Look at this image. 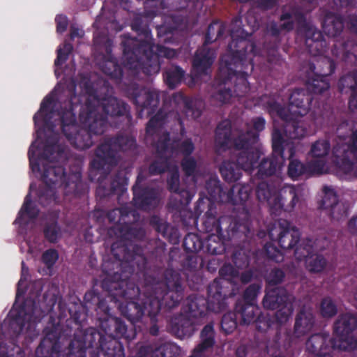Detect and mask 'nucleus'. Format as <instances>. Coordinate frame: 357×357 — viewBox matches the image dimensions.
Segmentation results:
<instances>
[{"label":"nucleus","instance_id":"f257e3e1","mask_svg":"<svg viewBox=\"0 0 357 357\" xmlns=\"http://www.w3.org/2000/svg\"><path fill=\"white\" fill-rule=\"evenodd\" d=\"M52 105V100L46 98L34 117L36 125L39 128L38 138L29 153L33 171L40 172V165H42L44 182L50 186H60L63 183L64 170L62 167L53 164V160L59 158L61 150L56 144L57 135L53 132V125L50 122L54 114Z\"/></svg>","mask_w":357,"mask_h":357},{"label":"nucleus","instance_id":"f03ea898","mask_svg":"<svg viewBox=\"0 0 357 357\" xmlns=\"http://www.w3.org/2000/svg\"><path fill=\"white\" fill-rule=\"evenodd\" d=\"M82 84L86 93L89 94L86 103L79 114L80 122L84 128L80 129L74 123L64 122L62 128L66 138L79 149L89 148L92 144L91 133H102L106 114L119 116L125 111L124 105L114 97L105 100L100 105L91 84L84 81Z\"/></svg>","mask_w":357,"mask_h":357},{"label":"nucleus","instance_id":"7ed1b4c3","mask_svg":"<svg viewBox=\"0 0 357 357\" xmlns=\"http://www.w3.org/2000/svg\"><path fill=\"white\" fill-rule=\"evenodd\" d=\"M250 34L248 31L240 28L239 20L236 19L232 22L231 29L232 41L229 44L228 50L231 54V61L234 63L235 68L234 69L231 67L232 63L228 62L226 59H222L219 76L223 79V83H218L214 85L211 92L212 100L217 105L227 103L230 100L231 92L229 88L226 86V82L231 79L237 73H243L242 72V66L243 65L242 62L248 60L251 68H252V59L249 56L253 52L255 45L252 42L246 40Z\"/></svg>","mask_w":357,"mask_h":357},{"label":"nucleus","instance_id":"20e7f679","mask_svg":"<svg viewBox=\"0 0 357 357\" xmlns=\"http://www.w3.org/2000/svg\"><path fill=\"white\" fill-rule=\"evenodd\" d=\"M347 126L337 129V141L333 148L334 162L340 172L357 175V130L348 137L343 135Z\"/></svg>","mask_w":357,"mask_h":357},{"label":"nucleus","instance_id":"39448f33","mask_svg":"<svg viewBox=\"0 0 357 357\" xmlns=\"http://www.w3.org/2000/svg\"><path fill=\"white\" fill-rule=\"evenodd\" d=\"M312 100L311 94L305 89H296L289 96V107H282L274 100L267 102V109L272 116H278L282 119H291L294 116L306 115Z\"/></svg>","mask_w":357,"mask_h":357},{"label":"nucleus","instance_id":"423d86ee","mask_svg":"<svg viewBox=\"0 0 357 357\" xmlns=\"http://www.w3.org/2000/svg\"><path fill=\"white\" fill-rule=\"evenodd\" d=\"M135 141L131 137H120L114 140H109L102 144L96 150V158L91 162L92 167L97 170H104L107 172L110 167L116 165L117 148L122 151L134 149Z\"/></svg>","mask_w":357,"mask_h":357},{"label":"nucleus","instance_id":"0eeeda50","mask_svg":"<svg viewBox=\"0 0 357 357\" xmlns=\"http://www.w3.org/2000/svg\"><path fill=\"white\" fill-rule=\"evenodd\" d=\"M162 118L163 116L158 113L149 121L146 127V139L155 146L161 158H167L172 153V149L168 144V134L162 128Z\"/></svg>","mask_w":357,"mask_h":357},{"label":"nucleus","instance_id":"6e6552de","mask_svg":"<svg viewBox=\"0 0 357 357\" xmlns=\"http://www.w3.org/2000/svg\"><path fill=\"white\" fill-rule=\"evenodd\" d=\"M124 62L125 65L130 69H137L144 62V57L148 59L151 52V46L148 43L137 44L133 38L125 40Z\"/></svg>","mask_w":357,"mask_h":357},{"label":"nucleus","instance_id":"1a4fd4ad","mask_svg":"<svg viewBox=\"0 0 357 357\" xmlns=\"http://www.w3.org/2000/svg\"><path fill=\"white\" fill-rule=\"evenodd\" d=\"M269 236L272 239L277 238L280 245L284 249L292 248L300 238L298 230L290 227L288 222L280 220L270 231Z\"/></svg>","mask_w":357,"mask_h":357},{"label":"nucleus","instance_id":"9d476101","mask_svg":"<svg viewBox=\"0 0 357 357\" xmlns=\"http://www.w3.org/2000/svg\"><path fill=\"white\" fill-rule=\"evenodd\" d=\"M244 134L238 130L234 131L232 137L231 138V123L229 121H222L217 127L215 132V149L218 153H221L234 145L235 141L243 142L244 141Z\"/></svg>","mask_w":357,"mask_h":357},{"label":"nucleus","instance_id":"9b49d317","mask_svg":"<svg viewBox=\"0 0 357 357\" xmlns=\"http://www.w3.org/2000/svg\"><path fill=\"white\" fill-rule=\"evenodd\" d=\"M100 335L93 328L76 333L69 345L70 351L68 357H82L83 350L92 347L96 339L100 340Z\"/></svg>","mask_w":357,"mask_h":357},{"label":"nucleus","instance_id":"f8f14e48","mask_svg":"<svg viewBox=\"0 0 357 357\" xmlns=\"http://www.w3.org/2000/svg\"><path fill=\"white\" fill-rule=\"evenodd\" d=\"M181 349L172 342H164L154 346H143L138 351L139 357H176Z\"/></svg>","mask_w":357,"mask_h":357},{"label":"nucleus","instance_id":"ddd939ff","mask_svg":"<svg viewBox=\"0 0 357 357\" xmlns=\"http://www.w3.org/2000/svg\"><path fill=\"white\" fill-rule=\"evenodd\" d=\"M135 104L143 109H146L149 114H152L159 105L158 92L151 88H137L133 92Z\"/></svg>","mask_w":357,"mask_h":357},{"label":"nucleus","instance_id":"4468645a","mask_svg":"<svg viewBox=\"0 0 357 357\" xmlns=\"http://www.w3.org/2000/svg\"><path fill=\"white\" fill-rule=\"evenodd\" d=\"M301 192L293 185L283 187L278 195L274 197L273 208L276 210L283 208L284 211H291L300 200Z\"/></svg>","mask_w":357,"mask_h":357},{"label":"nucleus","instance_id":"2eb2a0df","mask_svg":"<svg viewBox=\"0 0 357 357\" xmlns=\"http://www.w3.org/2000/svg\"><path fill=\"white\" fill-rule=\"evenodd\" d=\"M215 58V51L209 49L206 44L199 49L193 59V68L196 76L206 75Z\"/></svg>","mask_w":357,"mask_h":357},{"label":"nucleus","instance_id":"dca6fc26","mask_svg":"<svg viewBox=\"0 0 357 357\" xmlns=\"http://www.w3.org/2000/svg\"><path fill=\"white\" fill-rule=\"evenodd\" d=\"M315 323V317L312 308L304 305L298 312L295 325L294 334L296 337H301L309 333Z\"/></svg>","mask_w":357,"mask_h":357},{"label":"nucleus","instance_id":"f3484780","mask_svg":"<svg viewBox=\"0 0 357 357\" xmlns=\"http://www.w3.org/2000/svg\"><path fill=\"white\" fill-rule=\"evenodd\" d=\"M252 144L245 140L243 142L236 140L234 143V146L236 149H244L239 153L237 162L241 169L245 171L251 170L259 159L258 151L254 148L250 147Z\"/></svg>","mask_w":357,"mask_h":357},{"label":"nucleus","instance_id":"a211bd4d","mask_svg":"<svg viewBox=\"0 0 357 357\" xmlns=\"http://www.w3.org/2000/svg\"><path fill=\"white\" fill-rule=\"evenodd\" d=\"M331 341L328 335L317 333L311 335L307 340L305 347L307 352L315 354L317 356L331 354Z\"/></svg>","mask_w":357,"mask_h":357},{"label":"nucleus","instance_id":"6ab92c4d","mask_svg":"<svg viewBox=\"0 0 357 357\" xmlns=\"http://www.w3.org/2000/svg\"><path fill=\"white\" fill-rule=\"evenodd\" d=\"M305 45L308 52L312 56L321 54L325 47L326 43L323 40L321 33L314 26H307L305 31Z\"/></svg>","mask_w":357,"mask_h":357},{"label":"nucleus","instance_id":"aec40b11","mask_svg":"<svg viewBox=\"0 0 357 357\" xmlns=\"http://www.w3.org/2000/svg\"><path fill=\"white\" fill-rule=\"evenodd\" d=\"M294 296L282 287H268L263 300V305L268 310H275L286 303L287 297Z\"/></svg>","mask_w":357,"mask_h":357},{"label":"nucleus","instance_id":"412c9836","mask_svg":"<svg viewBox=\"0 0 357 357\" xmlns=\"http://www.w3.org/2000/svg\"><path fill=\"white\" fill-rule=\"evenodd\" d=\"M193 321L185 314L173 317L171 320L172 331L178 338L189 337L193 332Z\"/></svg>","mask_w":357,"mask_h":357},{"label":"nucleus","instance_id":"4be33fe9","mask_svg":"<svg viewBox=\"0 0 357 357\" xmlns=\"http://www.w3.org/2000/svg\"><path fill=\"white\" fill-rule=\"evenodd\" d=\"M100 349L106 357H124L121 344L111 336L100 338Z\"/></svg>","mask_w":357,"mask_h":357},{"label":"nucleus","instance_id":"5701e85b","mask_svg":"<svg viewBox=\"0 0 357 357\" xmlns=\"http://www.w3.org/2000/svg\"><path fill=\"white\" fill-rule=\"evenodd\" d=\"M357 326V316L349 313L340 315L335 323V335L350 334Z\"/></svg>","mask_w":357,"mask_h":357},{"label":"nucleus","instance_id":"b1692460","mask_svg":"<svg viewBox=\"0 0 357 357\" xmlns=\"http://www.w3.org/2000/svg\"><path fill=\"white\" fill-rule=\"evenodd\" d=\"M158 191L155 189H146L142 194L135 195V204L137 207L144 210H149L158 204Z\"/></svg>","mask_w":357,"mask_h":357},{"label":"nucleus","instance_id":"393cba45","mask_svg":"<svg viewBox=\"0 0 357 357\" xmlns=\"http://www.w3.org/2000/svg\"><path fill=\"white\" fill-rule=\"evenodd\" d=\"M282 155H273L263 160L259 167V173L262 176H271L275 174L283 165Z\"/></svg>","mask_w":357,"mask_h":357},{"label":"nucleus","instance_id":"a878e982","mask_svg":"<svg viewBox=\"0 0 357 357\" xmlns=\"http://www.w3.org/2000/svg\"><path fill=\"white\" fill-rule=\"evenodd\" d=\"M201 342L194 350L204 356V352L211 348L215 343L214 330L212 324H209L204 327L201 332Z\"/></svg>","mask_w":357,"mask_h":357},{"label":"nucleus","instance_id":"bb28decb","mask_svg":"<svg viewBox=\"0 0 357 357\" xmlns=\"http://www.w3.org/2000/svg\"><path fill=\"white\" fill-rule=\"evenodd\" d=\"M301 116H294L291 119H284L287 123L285 126V132L290 138L300 139L303 137L307 132L306 127L302 121L298 120Z\"/></svg>","mask_w":357,"mask_h":357},{"label":"nucleus","instance_id":"cd10ccee","mask_svg":"<svg viewBox=\"0 0 357 357\" xmlns=\"http://www.w3.org/2000/svg\"><path fill=\"white\" fill-rule=\"evenodd\" d=\"M120 308L122 314L131 322L139 321L144 314V305L135 302L121 305Z\"/></svg>","mask_w":357,"mask_h":357},{"label":"nucleus","instance_id":"c85d7f7f","mask_svg":"<svg viewBox=\"0 0 357 357\" xmlns=\"http://www.w3.org/2000/svg\"><path fill=\"white\" fill-rule=\"evenodd\" d=\"M206 301L203 298H195L188 300L185 314L191 319L202 317L205 312Z\"/></svg>","mask_w":357,"mask_h":357},{"label":"nucleus","instance_id":"c756f323","mask_svg":"<svg viewBox=\"0 0 357 357\" xmlns=\"http://www.w3.org/2000/svg\"><path fill=\"white\" fill-rule=\"evenodd\" d=\"M344 24L342 19L337 15H327L324 24L325 33L332 37L339 35L343 30Z\"/></svg>","mask_w":357,"mask_h":357},{"label":"nucleus","instance_id":"7c9ffc66","mask_svg":"<svg viewBox=\"0 0 357 357\" xmlns=\"http://www.w3.org/2000/svg\"><path fill=\"white\" fill-rule=\"evenodd\" d=\"M333 53L336 56L342 57L344 60L357 56V43L354 41H347L344 43L335 44L333 49Z\"/></svg>","mask_w":357,"mask_h":357},{"label":"nucleus","instance_id":"2f4dec72","mask_svg":"<svg viewBox=\"0 0 357 357\" xmlns=\"http://www.w3.org/2000/svg\"><path fill=\"white\" fill-rule=\"evenodd\" d=\"M166 287L171 291L176 294L175 303H177L181 299V294L183 291L181 277L179 274L173 271H167L165 274Z\"/></svg>","mask_w":357,"mask_h":357},{"label":"nucleus","instance_id":"473e14b6","mask_svg":"<svg viewBox=\"0 0 357 357\" xmlns=\"http://www.w3.org/2000/svg\"><path fill=\"white\" fill-rule=\"evenodd\" d=\"M331 348L342 351H356L357 341L350 334L336 335L331 342Z\"/></svg>","mask_w":357,"mask_h":357},{"label":"nucleus","instance_id":"72a5a7b5","mask_svg":"<svg viewBox=\"0 0 357 357\" xmlns=\"http://www.w3.org/2000/svg\"><path fill=\"white\" fill-rule=\"evenodd\" d=\"M305 268L311 273H322L327 266V260L321 255L314 254L305 259Z\"/></svg>","mask_w":357,"mask_h":357},{"label":"nucleus","instance_id":"f704fd0d","mask_svg":"<svg viewBox=\"0 0 357 357\" xmlns=\"http://www.w3.org/2000/svg\"><path fill=\"white\" fill-rule=\"evenodd\" d=\"M225 294L220 290L219 282L215 280L208 287V305L213 310H219Z\"/></svg>","mask_w":357,"mask_h":357},{"label":"nucleus","instance_id":"c9c22d12","mask_svg":"<svg viewBox=\"0 0 357 357\" xmlns=\"http://www.w3.org/2000/svg\"><path fill=\"white\" fill-rule=\"evenodd\" d=\"M236 311L241 314V319L240 324L249 325L255 321L256 314L258 310L254 305L237 304Z\"/></svg>","mask_w":357,"mask_h":357},{"label":"nucleus","instance_id":"e433bc0d","mask_svg":"<svg viewBox=\"0 0 357 357\" xmlns=\"http://www.w3.org/2000/svg\"><path fill=\"white\" fill-rule=\"evenodd\" d=\"M296 301L294 296L287 297L286 303L279 306L275 312V319L280 324L287 322L294 311V304Z\"/></svg>","mask_w":357,"mask_h":357},{"label":"nucleus","instance_id":"4c0bfd02","mask_svg":"<svg viewBox=\"0 0 357 357\" xmlns=\"http://www.w3.org/2000/svg\"><path fill=\"white\" fill-rule=\"evenodd\" d=\"M220 171L223 178L229 182L236 181L241 176L238 164L230 161H225L220 166Z\"/></svg>","mask_w":357,"mask_h":357},{"label":"nucleus","instance_id":"58836bf2","mask_svg":"<svg viewBox=\"0 0 357 357\" xmlns=\"http://www.w3.org/2000/svg\"><path fill=\"white\" fill-rule=\"evenodd\" d=\"M338 88L341 93L357 94V74L351 73L341 77Z\"/></svg>","mask_w":357,"mask_h":357},{"label":"nucleus","instance_id":"ea45409f","mask_svg":"<svg viewBox=\"0 0 357 357\" xmlns=\"http://www.w3.org/2000/svg\"><path fill=\"white\" fill-rule=\"evenodd\" d=\"M275 193L274 188L266 182H260L257 187L256 194L257 199L260 202H267L271 207H273L274 204Z\"/></svg>","mask_w":357,"mask_h":357},{"label":"nucleus","instance_id":"a19ab883","mask_svg":"<svg viewBox=\"0 0 357 357\" xmlns=\"http://www.w3.org/2000/svg\"><path fill=\"white\" fill-rule=\"evenodd\" d=\"M225 25L220 22H214L209 25L204 44L211 43L218 39L225 32Z\"/></svg>","mask_w":357,"mask_h":357},{"label":"nucleus","instance_id":"79ce46f5","mask_svg":"<svg viewBox=\"0 0 357 357\" xmlns=\"http://www.w3.org/2000/svg\"><path fill=\"white\" fill-rule=\"evenodd\" d=\"M264 120L261 118H257L253 121V130H247L244 134L243 139L250 144H254L258 137L257 132L261 131L264 128Z\"/></svg>","mask_w":357,"mask_h":357},{"label":"nucleus","instance_id":"37998d69","mask_svg":"<svg viewBox=\"0 0 357 357\" xmlns=\"http://www.w3.org/2000/svg\"><path fill=\"white\" fill-rule=\"evenodd\" d=\"M234 193L235 191L237 192V195L234 196L233 204H241L246 202L251 192V188L246 185L237 184L233 186Z\"/></svg>","mask_w":357,"mask_h":357},{"label":"nucleus","instance_id":"c03bdc74","mask_svg":"<svg viewBox=\"0 0 357 357\" xmlns=\"http://www.w3.org/2000/svg\"><path fill=\"white\" fill-rule=\"evenodd\" d=\"M320 312L324 317H332L337 313V307L333 300L326 297L322 299L320 304Z\"/></svg>","mask_w":357,"mask_h":357},{"label":"nucleus","instance_id":"a18cd8bd","mask_svg":"<svg viewBox=\"0 0 357 357\" xmlns=\"http://www.w3.org/2000/svg\"><path fill=\"white\" fill-rule=\"evenodd\" d=\"M237 327L236 317L234 312L225 314L221 321V328L225 333H232Z\"/></svg>","mask_w":357,"mask_h":357},{"label":"nucleus","instance_id":"49530a36","mask_svg":"<svg viewBox=\"0 0 357 357\" xmlns=\"http://www.w3.org/2000/svg\"><path fill=\"white\" fill-rule=\"evenodd\" d=\"M326 211L333 220L338 221L346 218L347 207L343 203L338 202L327 208Z\"/></svg>","mask_w":357,"mask_h":357},{"label":"nucleus","instance_id":"de8ad7c7","mask_svg":"<svg viewBox=\"0 0 357 357\" xmlns=\"http://www.w3.org/2000/svg\"><path fill=\"white\" fill-rule=\"evenodd\" d=\"M330 146L326 140H319L312 144L310 153L314 158H323L329 151Z\"/></svg>","mask_w":357,"mask_h":357},{"label":"nucleus","instance_id":"09e8293b","mask_svg":"<svg viewBox=\"0 0 357 357\" xmlns=\"http://www.w3.org/2000/svg\"><path fill=\"white\" fill-rule=\"evenodd\" d=\"M183 246L188 252H196L202 248V243L197 235L189 234L183 240Z\"/></svg>","mask_w":357,"mask_h":357},{"label":"nucleus","instance_id":"8fccbe9b","mask_svg":"<svg viewBox=\"0 0 357 357\" xmlns=\"http://www.w3.org/2000/svg\"><path fill=\"white\" fill-rule=\"evenodd\" d=\"M38 215V210L33 206L31 202L29 196L26 197V201L23 205V207L20 211V222H26V216L33 218Z\"/></svg>","mask_w":357,"mask_h":357},{"label":"nucleus","instance_id":"3c124183","mask_svg":"<svg viewBox=\"0 0 357 357\" xmlns=\"http://www.w3.org/2000/svg\"><path fill=\"white\" fill-rule=\"evenodd\" d=\"M324 196L321 200V207L324 209L326 210L339 202L333 189L328 187H324Z\"/></svg>","mask_w":357,"mask_h":357},{"label":"nucleus","instance_id":"603ef678","mask_svg":"<svg viewBox=\"0 0 357 357\" xmlns=\"http://www.w3.org/2000/svg\"><path fill=\"white\" fill-rule=\"evenodd\" d=\"M331 63L328 59H323L317 61L316 66L311 67L314 73L317 75L325 77L330 75L332 72Z\"/></svg>","mask_w":357,"mask_h":357},{"label":"nucleus","instance_id":"864d4df0","mask_svg":"<svg viewBox=\"0 0 357 357\" xmlns=\"http://www.w3.org/2000/svg\"><path fill=\"white\" fill-rule=\"evenodd\" d=\"M296 15L294 12H286L283 11V13L280 16V29L282 31H289L294 29V20Z\"/></svg>","mask_w":357,"mask_h":357},{"label":"nucleus","instance_id":"5fc2aeb1","mask_svg":"<svg viewBox=\"0 0 357 357\" xmlns=\"http://www.w3.org/2000/svg\"><path fill=\"white\" fill-rule=\"evenodd\" d=\"M220 275L226 280L235 283L238 278V271L231 264H225L219 271Z\"/></svg>","mask_w":357,"mask_h":357},{"label":"nucleus","instance_id":"6e6d98bb","mask_svg":"<svg viewBox=\"0 0 357 357\" xmlns=\"http://www.w3.org/2000/svg\"><path fill=\"white\" fill-rule=\"evenodd\" d=\"M203 107L204 104L202 101L196 100L195 102L190 103V105H187L185 109L186 116L196 119L201 116Z\"/></svg>","mask_w":357,"mask_h":357},{"label":"nucleus","instance_id":"4d7b16f0","mask_svg":"<svg viewBox=\"0 0 357 357\" xmlns=\"http://www.w3.org/2000/svg\"><path fill=\"white\" fill-rule=\"evenodd\" d=\"M260 289V285L257 284H252L247 287L243 294L244 300L247 304L254 305V302L258 296Z\"/></svg>","mask_w":357,"mask_h":357},{"label":"nucleus","instance_id":"13d9d810","mask_svg":"<svg viewBox=\"0 0 357 357\" xmlns=\"http://www.w3.org/2000/svg\"><path fill=\"white\" fill-rule=\"evenodd\" d=\"M45 238L51 243H54L61 236L60 229L55 222H52L46 226L44 230Z\"/></svg>","mask_w":357,"mask_h":357},{"label":"nucleus","instance_id":"bf43d9fd","mask_svg":"<svg viewBox=\"0 0 357 357\" xmlns=\"http://www.w3.org/2000/svg\"><path fill=\"white\" fill-rule=\"evenodd\" d=\"M284 277V272L278 268H274L266 276V282L269 287L280 284L282 282Z\"/></svg>","mask_w":357,"mask_h":357},{"label":"nucleus","instance_id":"052dcab7","mask_svg":"<svg viewBox=\"0 0 357 357\" xmlns=\"http://www.w3.org/2000/svg\"><path fill=\"white\" fill-rule=\"evenodd\" d=\"M184 73L181 69L175 68L171 71L167 73V80L171 87H174L175 85L179 83L183 77Z\"/></svg>","mask_w":357,"mask_h":357},{"label":"nucleus","instance_id":"680f3d73","mask_svg":"<svg viewBox=\"0 0 357 357\" xmlns=\"http://www.w3.org/2000/svg\"><path fill=\"white\" fill-rule=\"evenodd\" d=\"M273 148L274 151L278 152V155H282V145L284 142V138L282 132L277 128H275L272 135Z\"/></svg>","mask_w":357,"mask_h":357},{"label":"nucleus","instance_id":"e2e57ef3","mask_svg":"<svg viewBox=\"0 0 357 357\" xmlns=\"http://www.w3.org/2000/svg\"><path fill=\"white\" fill-rule=\"evenodd\" d=\"M264 249L266 254L269 259L276 262H280L283 260V256L281 252L273 244H266Z\"/></svg>","mask_w":357,"mask_h":357},{"label":"nucleus","instance_id":"0e129e2a","mask_svg":"<svg viewBox=\"0 0 357 357\" xmlns=\"http://www.w3.org/2000/svg\"><path fill=\"white\" fill-rule=\"evenodd\" d=\"M304 172L303 165L298 160H293L290 162L288 168V174L291 178H297Z\"/></svg>","mask_w":357,"mask_h":357},{"label":"nucleus","instance_id":"69168bd1","mask_svg":"<svg viewBox=\"0 0 357 357\" xmlns=\"http://www.w3.org/2000/svg\"><path fill=\"white\" fill-rule=\"evenodd\" d=\"M206 190L213 199L218 197L220 190L222 189L220 182L215 179L211 178L206 183Z\"/></svg>","mask_w":357,"mask_h":357},{"label":"nucleus","instance_id":"338daca9","mask_svg":"<svg viewBox=\"0 0 357 357\" xmlns=\"http://www.w3.org/2000/svg\"><path fill=\"white\" fill-rule=\"evenodd\" d=\"M169 189L174 192H177L179 189V174L177 169H173L169 173V178L167 180Z\"/></svg>","mask_w":357,"mask_h":357},{"label":"nucleus","instance_id":"774afa93","mask_svg":"<svg viewBox=\"0 0 357 357\" xmlns=\"http://www.w3.org/2000/svg\"><path fill=\"white\" fill-rule=\"evenodd\" d=\"M58 259V254L54 250H49L43 255V261L47 267H51Z\"/></svg>","mask_w":357,"mask_h":357}]
</instances>
